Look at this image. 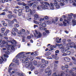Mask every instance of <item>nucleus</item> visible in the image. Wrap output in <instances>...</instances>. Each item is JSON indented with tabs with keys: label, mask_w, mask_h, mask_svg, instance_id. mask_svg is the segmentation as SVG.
I'll return each mask as SVG.
<instances>
[{
	"label": "nucleus",
	"mask_w": 76,
	"mask_h": 76,
	"mask_svg": "<svg viewBox=\"0 0 76 76\" xmlns=\"http://www.w3.org/2000/svg\"><path fill=\"white\" fill-rule=\"evenodd\" d=\"M41 3L42 5L40 6L37 7V10L42 11L45 9H48V7H49L52 10L54 9V5L52 3H50V4L47 2H42Z\"/></svg>",
	"instance_id": "nucleus-1"
},
{
	"label": "nucleus",
	"mask_w": 76,
	"mask_h": 76,
	"mask_svg": "<svg viewBox=\"0 0 76 76\" xmlns=\"http://www.w3.org/2000/svg\"><path fill=\"white\" fill-rule=\"evenodd\" d=\"M26 12H29L30 11V12L28 13L27 14V15L28 17H31L32 16L34 15L35 13L36 12L35 10H30L29 9H26Z\"/></svg>",
	"instance_id": "nucleus-2"
},
{
	"label": "nucleus",
	"mask_w": 76,
	"mask_h": 76,
	"mask_svg": "<svg viewBox=\"0 0 76 76\" xmlns=\"http://www.w3.org/2000/svg\"><path fill=\"white\" fill-rule=\"evenodd\" d=\"M24 52H22L19 53L16 56V58L17 59L19 58H24L25 57V54L23 53Z\"/></svg>",
	"instance_id": "nucleus-3"
},
{
	"label": "nucleus",
	"mask_w": 76,
	"mask_h": 76,
	"mask_svg": "<svg viewBox=\"0 0 76 76\" xmlns=\"http://www.w3.org/2000/svg\"><path fill=\"white\" fill-rule=\"evenodd\" d=\"M45 72L46 73H48V76L50 75L51 74V70H50V66H48L45 71Z\"/></svg>",
	"instance_id": "nucleus-4"
},
{
	"label": "nucleus",
	"mask_w": 76,
	"mask_h": 76,
	"mask_svg": "<svg viewBox=\"0 0 76 76\" xmlns=\"http://www.w3.org/2000/svg\"><path fill=\"white\" fill-rule=\"evenodd\" d=\"M35 31L36 34H37V35H38L37 37L38 38H41V37H42V34H41V32H39L38 31H37V30H35Z\"/></svg>",
	"instance_id": "nucleus-5"
},
{
	"label": "nucleus",
	"mask_w": 76,
	"mask_h": 76,
	"mask_svg": "<svg viewBox=\"0 0 76 76\" xmlns=\"http://www.w3.org/2000/svg\"><path fill=\"white\" fill-rule=\"evenodd\" d=\"M59 48L60 49H61V52H62L63 53H65V49L63 48V47L62 45H60L59 46Z\"/></svg>",
	"instance_id": "nucleus-6"
},
{
	"label": "nucleus",
	"mask_w": 76,
	"mask_h": 76,
	"mask_svg": "<svg viewBox=\"0 0 76 76\" xmlns=\"http://www.w3.org/2000/svg\"><path fill=\"white\" fill-rule=\"evenodd\" d=\"M54 4L56 6V8L57 9H60V5H59L58 4V3L57 1H54Z\"/></svg>",
	"instance_id": "nucleus-7"
},
{
	"label": "nucleus",
	"mask_w": 76,
	"mask_h": 76,
	"mask_svg": "<svg viewBox=\"0 0 76 76\" xmlns=\"http://www.w3.org/2000/svg\"><path fill=\"white\" fill-rule=\"evenodd\" d=\"M64 60L66 62H70L71 60L70 58L67 57H65L64 58Z\"/></svg>",
	"instance_id": "nucleus-8"
},
{
	"label": "nucleus",
	"mask_w": 76,
	"mask_h": 76,
	"mask_svg": "<svg viewBox=\"0 0 76 76\" xmlns=\"http://www.w3.org/2000/svg\"><path fill=\"white\" fill-rule=\"evenodd\" d=\"M25 63L26 64L25 66L26 67H29V66L30 65V64H29V62L28 60H26Z\"/></svg>",
	"instance_id": "nucleus-9"
},
{
	"label": "nucleus",
	"mask_w": 76,
	"mask_h": 76,
	"mask_svg": "<svg viewBox=\"0 0 76 76\" xmlns=\"http://www.w3.org/2000/svg\"><path fill=\"white\" fill-rule=\"evenodd\" d=\"M10 43H11V44H13V43H14V44H17L16 41L14 39L13 40L12 39H10Z\"/></svg>",
	"instance_id": "nucleus-10"
},
{
	"label": "nucleus",
	"mask_w": 76,
	"mask_h": 76,
	"mask_svg": "<svg viewBox=\"0 0 76 76\" xmlns=\"http://www.w3.org/2000/svg\"><path fill=\"white\" fill-rule=\"evenodd\" d=\"M4 32H2L1 33V37H2L3 36H7V34L6 32L4 33Z\"/></svg>",
	"instance_id": "nucleus-11"
},
{
	"label": "nucleus",
	"mask_w": 76,
	"mask_h": 76,
	"mask_svg": "<svg viewBox=\"0 0 76 76\" xmlns=\"http://www.w3.org/2000/svg\"><path fill=\"white\" fill-rule=\"evenodd\" d=\"M72 60H73L72 61V62L74 64H76V59L75 58V57H72Z\"/></svg>",
	"instance_id": "nucleus-12"
},
{
	"label": "nucleus",
	"mask_w": 76,
	"mask_h": 76,
	"mask_svg": "<svg viewBox=\"0 0 76 76\" xmlns=\"http://www.w3.org/2000/svg\"><path fill=\"white\" fill-rule=\"evenodd\" d=\"M12 21L10 20L8 21V22L9 23V25L10 26H12V24H13V23H14V21H13V20Z\"/></svg>",
	"instance_id": "nucleus-13"
},
{
	"label": "nucleus",
	"mask_w": 76,
	"mask_h": 76,
	"mask_svg": "<svg viewBox=\"0 0 76 76\" xmlns=\"http://www.w3.org/2000/svg\"><path fill=\"white\" fill-rule=\"evenodd\" d=\"M34 18L35 20H37V19L39 18V15L37 14H35L34 15Z\"/></svg>",
	"instance_id": "nucleus-14"
},
{
	"label": "nucleus",
	"mask_w": 76,
	"mask_h": 76,
	"mask_svg": "<svg viewBox=\"0 0 76 76\" xmlns=\"http://www.w3.org/2000/svg\"><path fill=\"white\" fill-rule=\"evenodd\" d=\"M15 59H14L13 60V62H14L17 65H19V61H18V60H16L15 61Z\"/></svg>",
	"instance_id": "nucleus-15"
},
{
	"label": "nucleus",
	"mask_w": 76,
	"mask_h": 76,
	"mask_svg": "<svg viewBox=\"0 0 76 76\" xmlns=\"http://www.w3.org/2000/svg\"><path fill=\"white\" fill-rule=\"evenodd\" d=\"M72 43L71 42V43H69L67 44L66 45L67 47H72Z\"/></svg>",
	"instance_id": "nucleus-16"
},
{
	"label": "nucleus",
	"mask_w": 76,
	"mask_h": 76,
	"mask_svg": "<svg viewBox=\"0 0 76 76\" xmlns=\"http://www.w3.org/2000/svg\"><path fill=\"white\" fill-rule=\"evenodd\" d=\"M1 59H0V63L1 64H2V63H3V61H4V60L2 56L1 57Z\"/></svg>",
	"instance_id": "nucleus-17"
},
{
	"label": "nucleus",
	"mask_w": 76,
	"mask_h": 76,
	"mask_svg": "<svg viewBox=\"0 0 76 76\" xmlns=\"http://www.w3.org/2000/svg\"><path fill=\"white\" fill-rule=\"evenodd\" d=\"M12 64H13V63H11L9 66V68H10L8 69V72L9 73H10V71L12 69V68L10 67V66Z\"/></svg>",
	"instance_id": "nucleus-18"
},
{
	"label": "nucleus",
	"mask_w": 76,
	"mask_h": 76,
	"mask_svg": "<svg viewBox=\"0 0 76 76\" xmlns=\"http://www.w3.org/2000/svg\"><path fill=\"white\" fill-rule=\"evenodd\" d=\"M59 2H61V4H63L65 1H67L68 0H57Z\"/></svg>",
	"instance_id": "nucleus-19"
},
{
	"label": "nucleus",
	"mask_w": 76,
	"mask_h": 76,
	"mask_svg": "<svg viewBox=\"0 0 76 76\" xmlns=\"http://www.w3.org/2000/svg\"><path fill=\"white\" fill-rule=\"evenodd\" d=\"M12 30L14 32H18V29L16 28H12Z\"/></svg>",
	"instance_id": "nucleus-20"
},
{
	"label": "nucleus",
	"mask_w": 76,
	"mask_h": 76,
	"mask_svg": "<svg viewBox=\"0 0 76 76\" xmlns=\"http://www.w3.org/2000/svg\"><path fill=\"white\" fill-rule=\"evenodd\" d=\"M34 55L35 56H37L39 55L38 54V51H36L34 52Z\"/></svg>",
	"instance_id": "nucleus-21"
},
{
	"label": "nucleus",
	"mask_w": 76,
	"mask_h": 76,
	"mask_svg": "<svg viewBox=\"0 0 76 76\" xmlns=\"http://www.w3.org/2000/svg\"><path fill=\"white\" fill-rule=\"evenodd\" d=\"M51 55V52H48L45 53V55L46 56H49L50 55Z\"/></svg>",
	"instance_id": "nucleus-22"
},
{
	"label": "nucleus",
	"mask_w": 76,
	"mask_h": 76,
	"mask_svg": "<svg viewBox=\"0 0 76 76\" xmlns=\"http://www.w3.org/2000/svg\"><path fill=\"white\" fill-rule=\"evenodd\" d=\"M12 16H13L11 14H9L8 15V16H7L8 18L9 19H11V18H12Z\"/></svg>",
	"instance_id": "nucleus-23"
},
{
	"label": "nucleus",
	"mask_w": 76,
	"mask_h": 76,
	"mask_svg": "<svg viewBox=\"0 0 76 76\" xmlns=\"http://www.w3.org/2000/svg\"><path fill=\"white\" fill-rule=\"evenodd\" d=\"M30 68L31 69V71H33L34 69H35V67L34 66H32V65H31V66L30 67Z\"/></svg>",
	"instance_id": "nucleus-24"
},
{
	"label": "nucleus",
	"mask_w": 76,
	"mask_h": 76,
	"mask_svg": "<svg viewBox=\"0 0 76 76\" xmlns=\"http://www.w3.org/2000/svg\"><path fill=\"white\" fill-rule=\"evenodd\" d=\"M2 44H3L4 45V44H8V43L7 42L5 41L4 40H3L2 41Z\"/></svg>",
	"instance_id": "nucleus-25"
},
{
	"label": "nucleus",
	"mask_w": 76,
	"mask_h": 76,
	"mask_svg": "<svg viewBox=\"0 0 76 76\" xmlns=\"http://www.w3.org/2000/svg\"><path fill=\"white\" fill-rule=\"evenodd\" d=\"M18 15L19 16H23V13L22 12L18 13Z\"/></svg>",
	"instance_id": "nucleus-26"
},
{
	"label": "nucleus",
	"mask_w": 76,
	"mask_h": 76,
	"mask_svg": "<svg viewBox=\"0 0 76 76\" xmlns=\"http://www.w3.org/2000/svg\"><path fill=\"white\" fill-rule=\"evenodd\" d=\"M72 24H73L74 26H75L76 25V20H72Z\"/></svg>",
	"instance_id": "nucleus-27"
},
{
	"label": "nucleus",
	"mask_w": 76,
	"mask_h": 76,
	"mask_svg": "<svg viewBox=\"0 0 76 76\" xmlns=\"http://www.w3.org/2000/svg\"><path fill=\"white\" fill-rule=\"evenodd\" d=\"M33 63L34 66H36V65H37V62L36 61H33Z\"/></svg>",
	"instance_id": "nucleus-28"
},
{
	"label": "nucleus",
	"mask_w": 76,
	"mask_h": 76,
	"mask_svg": "<svg viewBox=\"0 0 76 76\" xmlns=\"http://www.w3.org/2000/svg\"><path fill=\"white\" fill-rule=\"evenodd\" d=\"M72 2L73 3V4L74 6H76V0L73 1Z\"/></svg>",
	"instance_id": "nucleus-29"
},
{
	"label": "nucleus",
	"mask_w": 76,
	"mask_h": 76,
	"mask_svg": "<svg viewBox=\"0 0 76 76\" xmlns=\"http://www.w3.org/2000/svg\"><path fill=\"white\" fill-rule=\"evenodd\" d=\"M18 11L16 9H14V10L13 11V12L15 14H17L18 13Z\"/></svg>",
	"instance_id": "nucleus-30"
},
{
	"label": "nucleus",
	"mask_w": 76,
	"mask_h": 76,
	"mask_svg": "<svg viewBox=\"0 0 76 76\" xmlns=\"http://www.w3.org/2000/svg\"><path fill=\"white\" fill-rule=\"evenodd\" d=\"M32 7L33 9H35V8L37 7V5L35 4H33V5L32 6Z\"/></svg>",
	"instance_id": "nucleus-31"
},
{
	"label": "nucleus",
	"mask_w": 76,
	"mask_h": 76,
	"mask_svg": "<svg viewBox=\"0 0 76 76\" xmlns=\"http://www.w3.org/2000/svg\"><path fill=\"white\" fill-rule=\"evenodd\" d=\"M11 34H12V35H14V36H16V33H15V31H12L11 32Z\"/></svg>",
	"instance_id": "nucleus-32"
},
{
	"label": "nucleus",
	"mask_w": 76,
	"mask_h": 76,
	"mask_svg": "<svg viewBox=\"0 0 76 76\" xmlns=\"http://www.w3.org/2000/svg\"><path fill=\"white\" fill-rule=\"evenodd\" d=\"M45 66H46V64H43L42 66H41V68H44Z\"/></svg>",
	"instance_id": "nucleus-33"
},
{
	"label": "nucleus",
	"mask_w": 76,
	"mask_h": 76,
	"mask_svg": "<svg viewBox=\"0 0 76 76\" xmlns=\"http://www.w3.org/2000/svg\"><path fill=\"white\" fill-rule=\"evenodd\" d=\"M14 48H15V46L12 45V48H11V49L12 50H13V51H14V50H15V49Z\"/></svg>",
	"instance_id": "nucleus-34"
},
{
	"label": "nucleus",
	"mask_w": 76,
	"mask_h": 76,
	"mask_svg": "<svg viewBox=\"0 0 76 76\" xmlns=\"http://www.w3.org/2000/svg\"><path fill=\"white\" fill-rule=\"evenodd\" d=\"M71 53V52L70 51H68L66 52V55L67 56H69V55H70V53Z\"/></svg>",
	"instance_id": "nucleus-35"
},
{
	"label": "nucleus",
	"mask_w": 76,
	"mask_h": 76,
	"mask_svg": "<svg viewBox=\"0 0 76 76\" xmlns=\"http://www.w3.org/2000/svg\"><path fill=\"white\" fill-rule=\"evenodd\" d=\"M42 27H44L45 28V27H46V24L44 23H43L42 24Z\"/></svg>",
	"instance_id": "nucleus-36"
},
{
	"label": "nucleus",
	"mask_w": 76,
	"mask_h": 76,
	"mask_svg": "<svg viewBox=\"0 0 76 76\" xmlns=\"http://www.w3.org/2000/svg\"><path fill=\"white\" fill-rule=\"evenodd\" d=\"M5 28H2L1 29V30L2 32H4V31H5Z\"/></svg>",
	"instance_id": "nucleus-37"
},
{
	"label": "nucleus",
	"mask_w": 76,
	"mask_h": 76,
	"mask_svg": "<svg viewBox=\"0 0 76 76\" xmlns=\"http://www.w3.org/2000/svg\"><path fill=\"white\" fill-rule=\"evenodd\" d=\"M58 39H59V38H57L56 39V42L57 43H60V42L59 41V40Z\"/></svg>",
	"instance_id": "nucleus-38"
},
{
	"label": "nucleus",
	"mask_w": 76,
	"mask_h": 76,
	"mask_svg": "<svg viewBox=\"0 0 76 76\" xmlns=\"http://www.w3.org/2000/svg\"><path fill=\"white\" fill-rule=\"evenodd\" d=\"M5 54H6L9 55L10 54V52L9 51H6Z\"/></svg>",
	"instance_id": "nucleus-39"
},
{
	"label": "nucleus",
	"mask_w": 76,
	"mask_h": 76,
	"mask_svg": "<svg viewBox=\"0 0 76 76\" xmlns=\"http://www.w3.org/2000/svg\"><path fill=\"white\" fill-rule=\"evenodd\" d=\"M14 71H12V73H13V74L15 73H15H18V72H16V71H18V70H17V69L15 70Z\"/></svg>",
	"instance_id": "nucleus-40"
},
{
	"label": "nucleus",
	"mask_w": 76,
	"mask_h": 76,
	"mask_svg": "<svg viewBox=\"0 0 76 76\" xmlns=\"http://www.w3.org/2000/svg\"><path fill=\"white\" fill-rule=\"evenodd\" d=\"M14 27L15 28H18V27H19V25L18 24L14 25Z\"/></svg>",
	"instance_id": "nucleus-41"
},
{
	"label": "nucleus",
	"mask_w": 76,
	"mask_h": 76,
	"mask_svg": "<svg viewBox=\"0 0 76 76\" xmlns=\"http://www.w3.org/2000/svg\"><path fill=\"white\" fill-rule=\"evenodd\" d=\"M56 57V56L55 54L52 55V58H53V59L55 58Z\"/></svg>",
	"instance_id": "nucleus-42"
},
{
	"label": "nucleus",
	"mask_w": 76,
	"mask_h": 76,
	"mask_svg": "<svg viewBox=\"0 0 76 76\" xmlns=\"http://www.w3.org/2000/svg\"><path fill=\"white\" fill-rule=\"evenodd\" d=\"M4 57H6L7 58H8V57H9V56L7 55V54H4Z\"/></svg>",
	"instance_id": "nucleus-43"
},
{
	"label": "nucleus",
	"mask_w": 76,
	"mask_h": 76,
	"mask_svg": "<svg viewBox=\"0 0 76 76\" xmlns=\"http://www.w3.org/2000/svg\"><path fill=\"white\" fill-rule=\"evenodd\" d=\"M50 47L51 50H54V48H53V47H54V45L53 46V47L52 45H51L50 46Z\"/></svg>",
	"instance_id": "nucleus-44"
},
{
	"label": "nucleus",
	"mask_w": 76,
	"mask_h": 76,
	"mask_svg": "<svg viewBox=\"0 0 76 76\" xmlns=\"http://www.w3.org/2000/svg\"><path fill=\"white\" fill-rule=\"evenodd\" d=\"M52 76H59V75H56V73H54L53 75Z\"/></svg>",
	"instance_id": "nucleus-45"
},
{
	"label": "nucleus",
	"mask_w": 76,
	"mask_h": 76,
	"mask_svg": "<svg viewBox=\"0 0 76 76\" xmlns=\"http://www.w3.org/2000/svg\"><path fill=\"white\" fill-rule=\"evenodd\" d=\"M52 23H55V24H56V21L54 20L53 19L52 20Z\"/></svg>",
	"instance_id": "nucleus-46"
},
{
	"label": "nucleus",
	"mask_w": 76,
	"mask_h": 76,
	"mask_svg": "<svg viewBox=\"0 0 76 76\" xmlns=\"http://www.w3.org/2000/svg\"><path fill=\"white\" fill-rule=\"evenodd\" d=\"M22 6H26V4L25 3H21V5Z\"/></svg>",
	"instance_id": "nucleus-47"
},
{
	"label": "nucleus",
	"mask_w": 76,
	"mask_h": 76,
	"mask_svg": "<svg viewBox=\"0 0 76 76\" xmlns=\"http://www.w3.org/2000/svg\"><path fill=\"white\" fill-rule=\"evenodd\" d=\"M63 23L64 26H67V23H65L64 21H63Z\"/></svg>",
	"instance_id": "nucleus-48"
},
{
	"label": "nucleus",
	"mask_w": 76,
	"mask_h": 76,
	"mask_svg": "<svg viewBox=\"0 0 76 76\" xmlns=\"http://www.w3.org/2000/svg\"><path fill=\"white\" fill-rule=\"evenodd\" d=\"M65 74L64 72H62L61 74L59 75V76H63V75H64Z\"/></svg>",
	"instance_id": "nucleus-49"
},
{
	"label": "nucleus",
	"mask_w": 76,
	"mask_h": 76,
	"mask_svg": "<svg viewBox=\"0 0 76 76\" xmlns=\"http://www.w3.org/2000/svg\"><path fill=\"white\" fill-rule=\"evenodd\" d=\"M18 13H22V10H19L18 11Z\"/></svg>",
	"instance_id": "nucleus-50"
},
{
	"label": "nucleus",
	"mask_w": 76,
	"mask_h": 76,
	"mask_svg": "<svg viewBox=\"0 0 76 76\" xmlns=\"http://www.w3.org/2000/svg\"><path fill=\"white\" fill-rule=\"evenodd\" d=\"M33 4L32 3H30L28 4V6L30 7H32V6Z\"/></svg>",
	"instance_id": "nucleus-51"
},
{
	"label": "nucleus",
	"mask_w": 76,
	"mask_h": 76,
	"mask_svg": "<svg viewBox=\"0 0 76 76\" xmlns=\"http://www.w3.org/2000/svg\"><path fill=\"white\" fill-rule=\"evenodd\" d=\"M64 67L66 69H68L69 68V66L67 64L65 65Z\"/></svg>",
	"instance_id": "nucleus-52"
},
{
	"label": "nucleus",
	"mask_w": 76,
	"mask_h": 76,
	"mask_svg": "<svg viewBox=\"0 0 76 76\" xmlns=\"http://www.w3.org/2000/svg\"><path fill=\"white\" fill-rule=\"evenodd\" d=\"M70 52L71 53H74V52H75V50H74L72 49L71 50Z\"/></svg>",
	"instance_id": "nucleus-53"
},
{
	"label": "nucleus",
	"mask_w": 76,
	"mask_h": 76,
	"mask_svg": "<svg viewBox=\"0 0 76 76\" xmlns=\"http://www.w3.org/2000/svg\"><path fill=\"white\" fill-rule=\"evenodd\" d=\"M45 60L44 59H42V62L43 63H45Z\"/></svg>",
	"instance_id": "nucleus-54"
},
{
	"label": "nucleus",
	"mask_w": 76,
	"mask_h": 76,
	"mask_svg": "<svg viewBox=\"0 0 76 76\" xmlns=\"http://www.w3.org/2000/svg\"><path fill=\"white\" fill-rule=\"evenodd\" d=\"M33 22H34V23H36V24H38V21H36L35 20H34Z\"/></svg>",
	"instance_id": "nucleus-55"
},
{
	"label": "nucleus",
	"mask_w": 76,
	"mask_h": 76,
	"mask_svg": "<svg viewBox=\"0 0 76 76\" xmlns=\"http://www.w3.org/2000/svg\"><path fill=\"white\" fill-rule=\"evenodd\" d=\"M58 18H56L55 19V20L56 21V22L58 21Z\"/></svg>",
	"instance_id": "nucleus-56"
},
{
	"label": "nucleus",
	"mask_w": 76,
	"mask_h": 76,
	"mask_svg": "<svg viewBox=\"0 0 76 76\" xmlns=\"http://www.w3.org/2000/svg\"><path fill=\"white\" fill-rule=\"evenodd\" d=\"M59 52L60 51H59V50H57L55 51V53H57V54H58Z\"/></svg>",
	"instance_id": "nucleus-57"
},
{
	"label": "nucleus",
	"mask_w": 76,
	"mask_h": 76,
	"mask_svg": "<svg viewBox=\"0 0 76 76\" xmlns=\"http://www.w3.org/2000/svg\"><path fill=\"white\" fill-rule=\"evenodd\" d=\"M6 13L5 12H3L0 14V15H5Z\"/></svg>",
	"instance_id": "nucleus-58"
},
{
	"label": "nucleus",
	"mask_w": 76,
	"mask_h": 76,
	"mask_svg": "<svg viewBox=\"0 0 76 76\" xmlns=\"http://www.w3.org/2000/svg\"><path fill=\"white\" fill-rule=\"evenodd\" d=\"M1 24H2L3 25L5 23V21L4 20H2L1 21Z\"/></svg>",
	"instance_id": "nucleus-59"
},
{
	"label": "nucleus",
	"mask_w": 76,
	"mask_h": 76,
	"mask_svg": "<svg viewBox=\"0 0 76 76\" xmlns=\"http://www.w3.org/2000/svg\"><path fill=\"white\" fill-rule=\"evenodd\" d=\"M45 20H48L49 19V18L47 16H45Z\"/></svg>",
	"instance_id": "nucleus-60"
},
{
	"label": "nucleus",
	"mask_w": 76,
	"mask_h": 76,
	"mask_svg": "<svg viewBox=\"0 0 76 76\" xmlns=\"http://www.w3.org/2000/svg\"><path fill=\"white\" fill-rule=\"evenodd\" d=\"M2 11H3V12H7L8 10H7V9H5L4 10H3Z\"/></svg>",
	"instance_id": "nucleus-61"
},
{
	"label": "nucleus",
	"mask_w": 76,
	"mask_h": 76,
	"mask_svg": "<svg viewBox=\"0 0 76 76\" xmlns=\"http://www.w3.org/2000/svg\"><path fill=\"white\" fill-rule=\"evenodd\" d=\"M61 68L62 70H64L65 69V68L64 66H61Z\"/></svg>",
	"instance_id": "nucleus-62"
},
{
	"label": "nucleus",
	"mask_w": 76,
	"mask_h": 76,
	"mask_svg": "<svg viewBox=\"0 0 76 76\" xmlns=\"http://www.w3.org/2000/svg\"><path fill=\"white\" fill-rule=\"evenodd\" d=\"M67 56L66 53H64L62 54L63 56Z\"/></svg>",
	"instance_id": "nucleus-63"
},
{
	"label": "nucleus",
	"mask_w": 76,
	"mask_h": 76,
	"mask_svg": "<svg viewBox=\"0 0 76 76\" xmlns=\"http://www.w3.org/2000/svg\"><path fill=\"white\" fill-rule=\"evenodd\" d=\"M75 74V73H72V76H76V73L74 75V74Z\"/></svg>",
	"instance_id": "nucleus-64"
}]
</instances>
